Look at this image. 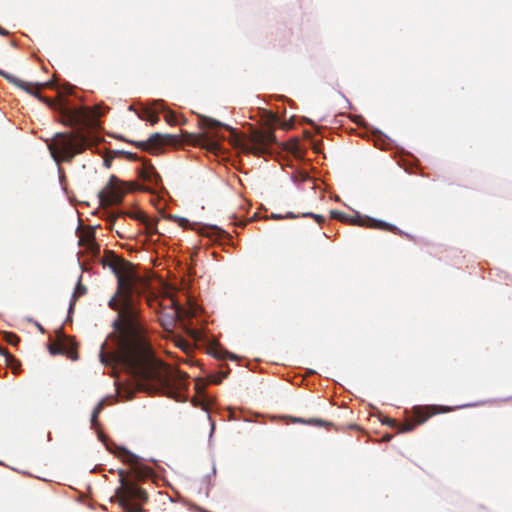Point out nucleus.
<instances>
[{"label":"nucleus","instance_id":"obj_1","mask_svg":"<svg viewBox=\"0 0 512 512\" xmlns=\"http://www.w3.org/2000/svg\"><path fill=\"white\" fill-rule=\"evenodd\" d=\"M101 263L117 278L116 292L108 302V306L117 312L112 324L117 334V349L105 357L111 363L123 365L139 391L173 397L175 390L181 388L185 375L171 370L154 356L141 312L140 285L144 284V279L132 263L112 251L105 252Z\"/></svg>","mask_w":512,"mask_h":512},{"label":"nucleus","instance_id":"obj_2","mask_svg":"<svg viewBox=\"0 0 512 512\" xmlns=\"http://www.w3.org/2000/svg\"><path fill=\"white\" fill-rule=\"evenodd\" d=\"M90 117L91 112L87 108H70L66 105L61 107L62 123L76 129L56 133L47 143L50 154L57 164L70 163L75 156L92 147L93 138L87 129Z\"/></svg>","mask_w":512,"mask_h":512},{"label":"nucleus","instance_id":"obj_3","mask_svg":"<svg viewBox=\"0 0 512 512\" xmlns=\"http://www.w3.org/2000/svg\"><path fill=\"white\" fill-rule=\"evenodd\" d=\"M120 486L116 489L114 498L126 512H144L143 504L148 501V493L139 487L127 474L120 470Z\"/></svg>","mask_w":512,"mask_h":512},{"label":"nucleus","instance_id":"obj_4","mask_svg":"<svg viewBox=\"0 0 512 512\" xmlns=\"http://www.w3.org/2000/svg\"><path fill=\"white\" fill-rule=\"evenodd\" d=\"M139 188V185L134 182L121 181L115 175H112L98 194L100 204L104 207L118 205L122 203L128 191H134Z\"/></svg>","mask_w":512,"mask_h":512},{"label":"nucleus","instance_id":"obj_5","mask_svg":"<svg viewBox=\"0 0 512 512\" xmlns=\"http://www.w3.org/2000/svg\"><path fill=\"white\" fill-rule=\"evenodd\" d=\"M201 126L202 128L208 129L209 131L193 136L194 143L203 146L207 150L213 152H216L219 149L220 141L224 140V136L220 135L217 129L223 128L232 132L233 134L235 133L234 129L229 125L223 124L210 117H202Z\"/></svg>","mask_w":512,"mask_h":512},{"label":"nucleus","instance_id":"obj_6","mask_svg":"<svg viewBox=\"0 0 512 512\" xmlns=\"http://www.w3.org/2000/svg\"><path fill=\"white\" fill-rule=\"evenodd\" d=\"M331 217L333 219H337L343 223H350L353 225H358V226H362V227H366V228L389 231L394 234H397L400 236H405L409 239H412V236H410L407 233H404L402 230H400L395 225L390 224L385 221H382V220H377V219L370 218V217H361V216L352 217L344 212L335 211V210L331 211Z\"/></svg>","mask_w":512,"mask_h":512},{"label":"nucleus","instance_id":"obj_7","mask_svg":"<svg viewBox=\"0 0 512 512\" xmlns=\"http://www.w3.org/2000/svg\"><path fill=\"white\" fill-rule=\"evenodd\" d=\"M439 412L436 406H415L412 409L411 418L400 425L395 419L386 417L382 422L391 428L397 429L399 432H409L415 429V427L425 423L430 417Z\"/></svg>","mask_w":512,"mask_h":512},{"label":"nucleus","instance_id":"obj_8","mask_svg":"<svg viewBox=\"0 0 512 512\" xmlns=\"http://www.w3.org/2000/svg\"><path fill=\"white\" fill-rule=\"evenodd\" d=\"M276 143V137L272 129L252 131L249 139L241 145L242 151L256 156L269 153V148Z\"/></svg>","mask_w":512,"mask_h":512},{"label":"nucleus","instance_id":"obj_9","mask_svg":"<svg viewBox=\"0 0 512 512\" xmlns=\"http://www.w3.org/2000/svg\"><path fill=\"white\" fill-rule=\"evenodd\" d=\"M117 456L122 461L126 462L130 466V475L136 481H143L153 476V470L141 463L138 456L128 451L126 448H118Z\"/></svg>","mask_w":512,"mask_h":512},{"label":"nucleus","instance_id":"obj_10","mask_svg":"<svg viewBox=\"0 0 512 512\" xmlns=\"http://www.w3.org/2000/svg\"><path fill=\"white\" fill-rule=\"evenodd\" d=\"M178 142L176 135L153 133L146 141H131L130 143L150 154H157L162 147L176 145Z\"/></svg>","mask_w":512,"mask_h":512},{"label":"nucleus","instance_id":"obj_11","mask_svg":"<svg viewBox=\"0 0 512 512\" xmlns=\"http://www.w3.org/2000/svg\"><path fill=\"white\" fill-rule=\"evenodd\" d=\"M0 75L2 77H4L5 79H7L10 83L14 84L15 86L23 89L24 91L38 97L39 99L45 101V102H48L46 99H44L38 92L39 88H42L44 86H50V83H45V84H36V85H33L29 82H25L3 70L0 69Z\"/></svg>","mask_w":512,"mask_h":512},{"label":"nucleus","instance_id":"obj_12","mask_svg":"<svg viewBox=\"0 0 512 512\" xmlns=\"http://www.w3.org/2000/svg\"><path fill=\"white\" fill-rule=\"evenodd\" d=\"M139 177L153 186H158L161 182V177L155 170L154 166L148 161H143V167L140 170Z\"/></svg>","mask_w":512,"mask_h":512},{"label":"nucleus","instance_id":"obj_13","mask_svg":"<svg viewBox=\"0 0 512 512\" xmlns=\"http://www.w3.org/2000/svg\"><path fill=\"white\" fill-rule=\"evenodd\" d=\"M49 352L52 355L65 354L72 360H77L78 358L77 351L74 350L73 345H71L70 350H66L60 340L49 345Z\"/></svg>","mask_w":512,"mask_h":512},{"label":"nucleus","instance_id":"obj_14","mask_svg":"<svg viewBox=\"0 0 512 512\" xmlns=\"http://www.w3.org/2000/svg\"><path fill=\"white\" fill-rule=\"evenodd\" d=\"M0 353L4 355L6 364L12 369L13 373H18L21 363L5 348H0Z\"/></svg>","mask_w":512,"mask_h":512},{"label":"nucleus","instance_id":"obj_15","mask_svg":"<svg viewBox=\"0 0 512 512\" xmlns=\"http://www.w3.org/2000/svg\"><path fill=\"white\" fill-rule=\"evenodd\" d=\"M139 118L145 121L150 122L151 125H154L159 122L158 114L150 108H144L139 113Z\"/></svg>","mask_w":512,"mask_h":512},{"label":"nucleus","instance_id":"obj_16","mask_svg":"<svg viewBox=\"0 0 512 512\" xmlns=\"http://www.w3.org/2000/svg\"><path fill=\"white\" fill-rule=\"evenodd\" d=\"M87 293V288L81 283V276L79 277L78 284L75 287V290L72 295V299L70 302L69 310H72L73 306L75 305L76 301L79 297L85 295Z\"/></svg>","mask_w":512,"mask_h":512},{"label":"nucleus","instance_id":"obj_17","mask_svg":"<svg viewBox=\"0 0 512 512\" xmlns=\"http://www.w3.org/2000/svg\"><path fill=\"white\" fill-rule=\"evenodd\" d=\"M292 422L293 423H302V424H308V425H316V426H330L332 425L331 423L329 422H326L322 419H318V418H311V419H308V420H305L303 418H291Z\"/></svg>","mask_w":512,"mask_h":512},{"label":"nucleus","instance_id":"obj_18","mask_svg":"<svg viewBox=\"0 0 512 512\" xmlns=\"http://www.w3.org/2000/svg\"><path fill=\"white\" fill-rule=\"evenodd\" d=\"M86 242L87 249L91 252L93 256H97L100 253V247L95 242V239L93 237H88Z\"/></svg>","mask_w":512,"mask_h":512},{"label":"nucleus","instance_id":"obj_19","mask_svg":"<svg viewBox=\"0 0 512 512\" xmlns=\"http://www.w3.org/2000/svg\"><path fill=\"white\" fill-rule=\"evenodd\" d=\"M104 402L100 401L97 406L94 408L92 415H91V424L93 427H96L98 425V416L101 413L103 409Z\"/></svg>","mask_w":512,"mask_h":512},{"label":"nucleus","instance_id":"obj_20","mask_svg":"<svg viewBox=\"0 0 512 512\" xmlns=\"http://www.w3.org/2000/svg\"><path fill=\"white\" fill-rule=\"evenodd\" d=\"M4 340L12 346H17L20 342L18 335L13 332H6L4 334Z\"/></svg>","mask_w":512,"mask_h":512},{"label":"nucleus","instance_id":"obj_21","mask_svg":"<svg viewBox=\"0 0 512 512\" xmlns=\"http://www.w3.org/2000/svg\"><path fill=\"white\" fill-rule=\"evenodd\" d=\"M59 337H60V341L61 343L64 345V348L66 350H70V347L71 345H73L74 347V350L76 351V344L70 339V338H67L63 333L62 331L59 332Z\"/></svg>","mask_w":512,"mask_h":512},{"label":"nucleus","instance_id":"obj_22","mask_svg":"<svg viewBox=\"0 0 512 512\" xmlns=\"http://www.w3.org/2000/svg\"><path fill=\"white\" fill-rule=\"evenodd\" d=\"M228 377V372H221L218 376H213L211 382L214 384H220L224 378Z\"/></svg>","mask_w":512,"mask_h":512},{"label":"nucleus","instance_id":"obj_23","mask_svg":"<svg viewBox=\"0 0 512 512\" xmlns=\"http://www.w3.org/2000/svg\"><path fill=\"white\" fill-rule=\"evenodd\" d=\"M127 215L133 219L145 221V215L142 212H133V213H127Z\"/></svg>","mask_w":512,"mask_h":512},{"label":"nucleus","instance_id":"obj_24","mask_svg":"<svg viewBox=\"0 0 512 512\" xmlns=\"http://www.w3.org/2000/svg\"><path fill=\"white\" fill-rule=\"evenodd\" d=\"M165 120L167 121V123H169L170 125L172 124H177V120H176V115L173 114L172 112H168L166 113L165 115Z\"/></svg>","mask_w":512,"mask_h":512},{"label":"nucleus","instance_id":"obj_25","mask_svg":"<svg viewBox=\"0 0 512 512\" xmlns=\"http://www.w3.org/2000/svg\"><path fill=\"white\" fill-rule=\"evenodd\" d=\"M304 217H313L318 223H322L324 221V217L322 215H317L313 213H304Z\"/></svg>","mask_w":512,"mask_h":512},{"label":"nucleus","instance_id":"obj_26","mask_svg":"<svg viewBox=\"0 0 512 512\" xmlns=\"http://www.w3.org/2000/svg\"><path fill=\"white\" fill-rule=\"evenodd\" d=\"M122 153L129 160H138L139 159V157L135 153H131V152H122Z\"/></svg>","mask_w":512,"mask_h":512},{"label":"nucleus","instance_id":"obj_27","mask_svg":"<svg viewBox=\"0 0 512 512\" xmlns=\"http://www.w3.org/2000/svg\"><path fill=\"white\" fill-rule=\"evenodd\" d=\"M226 355H229V353L228 352H225V353L219 352L218 350L214 351V356L216 358H224V357H226Z\"/></svg>","mask_w":512,"mask_h":512},{"label":"nucleus","instance_id":"obj_28","mask_svg":"<svg viewBox=\"0 0 512 512\" xmlns=\"http://www.w3.org/2000/svg\"><path fill=\"white\" fill-rule=\"evenodd\" d=\"M0 35H2V36H8V35H9V31H8V30H6V29H4V28H2V27L0 26Z\"/></svg>","mask_w":512,"mask_h":512},{"label":"nucleus","instance_id":"obj_29","mask_svg":"<svg viewBox=\"0 0 512 512\" xmlns=\"http://www.w3.org/2000/svg\"><path fill=\"white\" fill-rule=\"evenodd\" d=\"M63 89H64V91H65L66 93H68V94H71V93H72V87H71V86H69V85H68V86L63 87Z\"/></svg>","mask_w":512,"mask_h":512},{"label":"nucleus","instance_id":"obj_30","mask_svg":"<svg viewBox=\"0 0 512 512\" xmlns=\"http://www.w3.org/2000/svg\"><path fill=\"white\" fill-rule=\"evenodd\" d=\"M187 223H188V220H187V219H185V218H180V219H179V224H180L181 226H184V225H186Z\"/></svg>","mask_w":512,"mask_h":512},{"label":"nucleus","instance_id":"obj_31","mask_svg":"<svg viewBox=\"0 0 512 512\" xmlns=\"http://www.w3.org/2000/svg\"><path fill=\"white\" fill-rule=\"evenodd\" d=\"M392 438V435L386 434L383 436V441H390Z\"/></svg>","mask_w":512,"mask_h":512},{"label":"nucleus","instance_id":"obj_32","mask_svg":"<svg viewBox=\"0 0 512 512\" xmlns=\"http://www.w3.org/2000/svg\"><path fill=\"white\" fill-rule=\"evenodd\" d=\"M104 164H105V166H106V167H110V165H111V161H110V160H108V159H105V160H104Z\"/></svg>","mask_w":512,"mask_h":512},{"label":"nucleus","instance_id":"obj_33","mask_svg":"<svg viewBox=\"0 0 512 512\" xmlns=\"http://www.w3.org/2000/svg\"><path fill=\"white\" fill-rule=\"evenodd\" d=\"M286 217L294 218V217H296V216H295L294 214H292V213H288Z\"/></svg>","mask_w":512,"mask_h":512},{"label":"nucleus","instance_id":"obj_34","mask_svg":"<svg viewBox=\"0 0 512 512\" xmlns=\"http://www.w3.org/2000/svg\"><path fill=\"white\" fill-rule=\"evenodd\" d=\"M273 217H274L275 219H282V218H283V217H281V216H276V215H273Z\"/></svg>","mask_w":512,"mask_h":512},{"label":"nucleus","instance_id":"obj_35","mask_svg":"<svg viewBox=\"0 0 512 512\" xmlns=\"http://www.w3.org/2000/svg\"><path fill=\"white\" fill-rule=\"evenodd\" d=\"M442 411L447 412V411H449V409L448 408H443Z\"/></svg>","mask_w":512,"mask_h":512},{"label":"nucleus","instance_id":"obj_36","mask_svg":"<svg viewBox=\"0 0 512 512\" xmlns=\"http://www.w3.org/2000/svg\"><path fill=\"white\" fill-rule=\"evenodd\" d=\"M145 191L151 192V188H146Z\"/></svg>","mask_w":512,"mask_h":512}]
</instances>
